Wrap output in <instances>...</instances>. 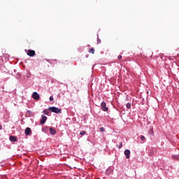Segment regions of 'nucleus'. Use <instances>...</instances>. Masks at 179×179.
<instances>
[{
    "label": "nucleus",
    "mask_w": 179,
    "mask_h": 179,
    "mask_svg": "<svg viewBox=\"0 0 179 179\" xmlns=\"http://www.w3.org/2000/svg\"><path fill=\"white\" fill-rule=\"evenodd\" d=\"M122 58V55H118L117 59H121Z\"/></svg>",
    "instance_id": "21"
},
{
    "label": "nucleus",
    "mask_w": 179,
    "mask_h": 179,
    "mask_svg": "<svg viewBox=\"0 0 179 179\" xmlns=\"http://www.w3.org/2000/svg\"><path fill=\"white\" fill-rule=\"evenodd\" d=\"M48 131H50V127L48 126H45L42 128L43 132H48Z\"/></svg>",
    "instance_id": "10"
},
{
    "label": "nucleus",
    "mask_w": 179,
    "mask_h": 179,
    "mask_svg": "<svg viewBox=\"0 0 179 179\" xmlns=\"http://www.w3.org/2000/svg\"><path fill=\"white\" fill-rule=\"evenodd\" d=\"M101 110L102 111H108V108H107V104L106 103L105 101H103L101 103Z\"/></svg>",
    "instance_id": "2"
},
{
    "label": "nucleus",
    "mask_w": 179,
    "mask_h": 179,
    "mask_svg": "<svg viewBox=\"0 0 179 179\" xmlns=\"http://www.w3.org/2000/svg\"><path fill=\"white\" fill-rule=\"evenodd\" d=\"M27 54L29 57H34V55H36V51L33 50H28Z\"/></svg>",
    "instance_id": "5"
},
{
    "label": "nucleus",
    "mask_w": 179,
    "mask_h": 179,
    "mask_svg": "<svg viewBox=\"0 0 179 179\" xmlns=\"http://www.w3.org/2000/svg\"><path fill=\"white\" fill-rule=\"evenodd\" d=\"M47 62H50V64H51V62H50L48 59H47Z\"/></svg>",
    "instance_id": "24"
},
{
    "label": "nucleus",
    "mask_w": 179,
    "mask_h": 179,
    "mask_svg": "<svg viewBox=\"0 0 179 179\" xmlns=\"http://www.w3.org/2000/svg\"><path fill=\"white\" fill-rule=\"evenodd\" d=\"M49 131H50V135H55V134H57V131H55V129L52 127H50Z\"/></svg>",
    "instance_id": "9"
},
{
    "label": "nucleus",
    "mask_w": 179,
    "mask_h": 179,
    "mask_svg": "<svg viewBox=\"0 0 179 179\" xmlns=\"http://www.w3.org/2000/svg\"><path fill=\"white\" fill-rule=\"evenodd\" d=\"M32 98L34 99V100H40V94H38L37 92H34L32 94Z\"/></svg>",
    "instance_id": "4"
},
{
    "label": "nucleus",
    "mask_w": 179,
    "mask_h": 179,
    "mask_svg": "<svg viewBox=\"0 0 179 179\" xmlns=\"http://www.w3.org/2000/svg\"><path fill=\"white\" fill-rule=\"evenodd\" d=\"M124 155L126 156V159H129L131 157V150H126L124 152Z\"/></svg>",
    "instance_id": "7"
},
{
    "label": "nucleus",
    "mask_w": 179,
    "mask_h": 179,
    "mask_svg": "<svg viewBox=\"0 0 179 179\" xmlns=\"http://www.w3.org/2000/svg\"><path fill=\"white\" fill-rule=\"evenodd\" d=\"M46 122H47V116L42 115L41 119L40 120V124H41V125H44V124H45Z\"/></svg>",
    "instance_id": "3"
},
{
    "label": "nucleus",
    "mask_w": 179,
    "mask_h": 179,
    "mask_svg": "<svg viewBox=\"0 0 179 179\" xmlns=\"http://www.w3.org/2000/svg\"><path fill=\"white\" fill-rule=\"evenodd\" d=\"M122 148V143H121L120 145L119 146V149H121Z\"/></svg>",
    "instance_id": "22"
},
{
    "label": "nucleus",
    "mask_w": 179,
    "mask_h": 179,
    "mask_svg": "<svg viewBox=\"0 0 179 179\" xmlns=\"http://www.w3.org/2000/svg\"><path fill=\"white\" fill-rule=\"evenodd\" d=\"M0 64H1V60H0Z\"/></svg>",
    "instance_id": "28"
},
{
    "label": "nucleus",
    "mask_w": 179,
    "mask_h": 179,
    "mask_svg": "<svg viewBox=\"0 0 179 179\" xmlns=\"http://www.w3.org/2000/svg\"><path fill=\"white\" fill-rule=\"evenodd\" d=\"M89 52H92V54H94V48H92L90 49Z\"/></svg>",
    "instance_id": "14"
},
{
    "label": "nucleus",
    "mask_w": 179,
    "mask_h": 179,
    "mask_svg": "<svg viewBox=\"0 0 179 179\" xmlns=\"http://www.w3.org/2000/svg\"><path fill=\"white\" fill-rule=\"evenodd\" d=\"M48 110L51 111V113H55V114H62V110L59 108H57L55 106H52L48 108Z\"/></svg>",
    "instance_id": "1"
},
{
    "label": "nucleus",
    "mask_w": 179,
    "mask_h": 179,
    "mask_svg": "<svg viewBox=\"0 0 179 179\" xmlns=\"http://www.w3.org/2000/svg\"><path fill=\"white\" fill-rule=\"evenodd\" d=\"M24 134L26 136H30V135H31V129H30V127H27Z\"/></svg>",
    "instance_id": "6"
},
{
    "label": "nucleus",
    "mask_w": 179,
    "mask_h": 179,
    "mask_svg": "<svg viewBox=\"0 0 179 179\" xmlns=\"http://www.w3.org/2000/svg\"><path fill=\"white\" fill-rule=\"evenodd\" d=\"M2 129V125L0 124V130Z\"/></svg>",
    "instance_id": "25"
},
{
    "label": "nucleus",
    "mask_w": 179,
    "mask_h": 179,
    "mask_svg": "<svg viewBox=\"0 0 179 179\" xmlns=\"http://www.w3.org/2000/svg\"><path fill=\"white\" fill-rule=\"evenodd\" d=\"M99 131L100 132H104V131H106V129H104V127H101L99 128Z\"/></svg>",
    "instance_id": "17"
},
{
    "label": "nucleus",
    "mask_w": 179,
    "mask_h": 179,
    "mask_svg": "<svg viewBox=\"0 0 179 179\" xmlns=\"http://www.w3.org/2000/svg\"><path fill=\"white\" fill-rule=\"evenodd\" d=\"M126 107H127V108H131V103H127L126 104Z\"/></svg>",
    "instance_id": "16"
},
{
    "label": "nucleus",
    "mask_w": 179,
    "mask_h": 179,
    "mask_svg": "<svg viewBox=\"0 0 179 179\" xmlns=\"http://www.w3.org/2000/svg\"><path fill=\"white\" fill-rule=\"evenodd\" d=\"M9 139H10V142H17V137H16L15 136H10L9 137Z\"/></svg>",
    "instance_id": "8"
},
{
    "label": "nucleus",
    "mask_w": 179,
    "mask_h": 179,
    "mask_svg": "<svg viewBox=\"0 0 179 179\" xmlns=\"http://www.w3.org/2000/svg\"><path fill=\"white\" fill-rule=\"evenodd\" d=\"M50 101H54V96H50L49 98Z\"/></svg>",
    "instance_id": "15"
},
{
    "label": "nucleus",
    "mask_w": 179,
    "mask_h": 179,
    "mask_svg": "<svg viewBox=\"0 0 179 179\" xmlns=\"http://www.w3.org/2000/svg\"><path fill=\"white\" fill-rule=\"evenodd\" d=\"M17 71L16 69H14V73H16Z\"/></svg>",
    "instance_id": "26"
},
{
    "label": "nucleus",
    "mask_w": 179,
    "mask_h": 179,
    "mask_svg": "<svg viewBox=\"0 0 179 179\" xmlns=\"http://www.w3.org/2000/svg\"><path fill=\"white\" fill-rule=\"evenodd\" d=\"M43 114H44L45 115H48L50 114V113H49L48 111L45 110H44L43 111Z\"/></svg>",
    "instance_id": "13"
},
{
    "label": "nucleus",
    "mask_w": 179,
    "mask_h": 179,
    "mask_svg": "<svg viewBox=\"0 0 179 179\" xmlns=\"http://www.w3.org/2000/svg\"><path fill=\"white\" fill-rule=\"evenodd\" d=\"M141 141H145L146 140V137H145V136H141Z\"/></svg>",
    "instance_id": "18"
},
{
    "label": "nucleus",
    "mask_w": 179,
    "mask_h": 179,
    "mask_svg": "<svg viewBox=\"0 0 179 179\" xmlns=\"http://www.w3.org/2000/svg\"><path fill=\"white\" fill-rule=\"evenodd\" d=\"M53 61H57V59H55Z\"/></svg>",
    "instance_id": "27"
},
{
    "label": "nucleus",
    "mask_w": 179,
    "mask_h": 179,
    "mask_svg": "<svg viewBox=\"0 0 179 179\" xmlns=\"http://www.w3.org/2000/svg\"><path fill=\"white\" fill-rule=\"evenodd\" d=\"M26 76L27 78H30V76H31V74L30 73H28Z\"/></svg>",
    "instance_id": "20"
},
{
    "label": "nucleus",
    "mask_w": 179,
    "mask_h": 179,
    "mask_svg": "<svg viewBox=\"0 0 179 179\" xmlns=\"http://www.w3.org/2000/svg\"><path fill=\"white\" fill-rule=\"evenodd\" d=\"M27 113L29 114V115H30V114H31V111L27 110Z\"/></svg>",
    "instance_id": "23"
},
{
    "label": "nucleus",
    "mask_w": 179,
    "mask_h": 179,
    "mask_svg": "<svg viewBox=\"0 0 179 179\" xmlns=\"http://www.w3.org/2000/svg\"><path fill=\"white\" fill-rule=\"evenodd\" d=\"M100 43H101V40H100V38L98 37L97 38V43L100 44Z\"/></svg>",
    "instance_id": "19"
},
{
    "label": "nucleus",
    "mask_w": 179,
    "mask_h": 179,
    "mask_svg": "<svg viewBox=\"0 0 179 179\" xmlns=\"http://www.w3.org/2000/svg\"><path fill=\"white\" fill-rule=\"evenodd\" d=\"M80 135H81L82 136H83V135H86V131H81L80 132Z\"/></svg>",
    "instance_id": "12"
},
{
    "label": "nucleus",
    "mask_w": 179,
    "mask_h": 179,
    "mask_svg": "<svg viewBox=\"0 0 179 179\" xmlns=\"http://www.w3.org/2000/svg\"><path fill=\"white\" fill-rule=\"evenodd\" d=\"M173 160H179V155H174L172 156Z\"/></svg>",
    "instance_id": "11"
}]
</instances>
